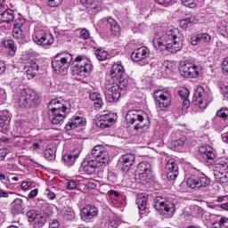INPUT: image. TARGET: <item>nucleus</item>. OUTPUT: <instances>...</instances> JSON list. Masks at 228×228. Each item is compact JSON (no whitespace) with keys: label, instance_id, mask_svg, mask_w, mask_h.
I'll return each mask as SVG.
<instances>
[{"label":"nucleus","instance_id":"60","mask_svg":"<svg viewBox=\"0 0 228 228\" xmlns=\"http://www.w3.org/2000/svg\"><path fill=\"white\" fill-rule=\"evenodd\" d=\"M49 228H60V222L56 219L52 220Z\"/></svg>","mask_w":228,"mask_h":228},{"label":"nucleus","instance_id":"40","mask_svg":"<svg viewBox=\"0 0 228 228\" xmlns=\"http://www.w3.org/2000/svg\"><path fill=\"white\" fill-rule=\"evenodd\" d=\"M179 170V167H177V164L172 160L169 159L165 167V172H174V171H178Z\"/></svg>","mask_w":228,"mask_h":228},{"label":"nucleus","instance_id":"31","mask_svg":"<svg viewBox=\"0 0 228 228\" xmlns=\"http://www.w3.org/2000/svg\"><path fill=\"white\" fill-rule=\"evenodd\" d=\"M24 202H22V200L16 199L12 203V213L13 215H20L22 211H24Z\"/></svg>","mask_w":228,"mask_h":228},{"label":"nucleus","instance_id":"52","mask_svg":"<svg viewBox=\"0 0 228 228\" xmlns=\"http://www.w3.org/2000/svg\"><path fill=\"white\" fill-rule=\"evenodd\" d=\"M63 3V0H48L47 4L50 8H56V6H60Z\"/></svg>","mask_w":228,"mask_h":228},{"label":"nucleus","instance_id":"63","mask_svg":"<svg viewBox=\"0 0 228 228\" xmlns=\"http://www.w3.org/2000/svg\"><path fill=\"white\" fill-rule=\"evenodd\" d=\"M37 195H38V190L34 189V190L30 191V192L28 193V199H35V197H37Z\"/></svg>","mask_w":228,"mask_h":228},{"label":"nucleus","instance_id":"35","mask_svg":"<svg viewBox=\"0 0 228 228\" xmlns=\"http://www.w3.org/2000/svg\"><path fill=\"white\" fill-rule=\"evenodd\" d=\"M82 4H86V10L89 13H97V10L99 9V4L96 1H93L88 4V0H80Z\"/></svg>","mask_w":228,"mask_h":228},{"label":"nucleus","instance_id":"41","mask_svg":"<svg viewBox=\"0 0 228 228\" xmlns=\"http://www.w3.org/2000/svg\"><path fill=\"white\" fill-rule=\"evenodd\" d=\"M183 6H188L189 8H195L197 4L204 3V0H182Z\"/></svg>","mask_w":228,"mask_h":228},{"label":"nucleus","instance_id":"15","mask_svg":"<svg viewBox=\"0 0 228 228\" xmlns=\"http://www.w3.org/2000/svg\"><path fill=\"white\" fill-rule=\"evenodd\" d=\"M89 156L94 158V159H96L98 163H101L102 165L110 163V153H108V150H106V147L103 145L98 144L94 146L92 149Z\"/></svg>","mask_w":228,"mask_h":228},{"label":"nucleus","instance_id":"20","mask_svg":"<svg viewBox=\"0 0 228 228\" xmlns=\"http://www.w3.org/2000/svg\"><path fill=\"white\" fill-rule=\"evenodd\" d=\"M179 72L183 77H197L200 74L197 66L185 62L180 64Z\"/></svg>","mask_w":228,"mask_h":228},{"label":"nucleus","instance_id":"49","mask_svg":"<svg viewBox=\"0 0 228 228\" xmlns=\"http://www.w3.org/2000/svg\"><path fill=\"white\" fill-rule=\"evenodd\" d=\"M13 38L17 39L19 43L22 40V30L15 28L12 32Z\"/></svg>","mask_w":228,"mask_h":228},{"label":"nucleus","instance_id":"64","mask_svg":"<svg viewBox=\"0 0 228 228\" xmlns=\"http://www.w3.org/2000/svg\"><path fill=\"white\" fill-rule=\"evenodd\" d=\"M223 70L228 74V57L223 61Z\"/></svg>","mask_w":228,"mask_h":228},{"label":"nucleus","instance_id":"54","mask_svg":"<svg viewBox=\"0 0 228 228\" xmlns=\"http://www.w3.org/2000/svg\"><path fill=\"white\" fill-rule=\"evenodd\" d=\"M183 103H182L181 110H182V111H186V110H188V109L190 108V104H191L190 99L187 98V99H184V100H183Z\"/></svg>","mask_w":228,"mask_h":228},{"label":"nucleus","instance_id":"45","mask_svg":"<svg viewBox=\"0 0 228 228\" xmlns=\"http://www.w3.org/2000/svg\"><path fill=\"white\" fill-rule=\"evenodd\" d=\"M216 116L219 117V118H222V120H228V109L222 108L221 110H217Z\"/></svg>","mask_w":228,"mask_h":228},{"label":"nucleus","instance_id":"57","mask_svg":"<svg viewBox=\"0 0 228 228\" xmlns=\"http://www.w3.org/2000/svg\"><path fill=\"white\" fill-rule=\"evenodd\" d=\"M167 69V72H175V70H177V66H175V64L174 63H168L166 66Z\"/></svg>","mask_w":228,"mask_h":228},{"label":"nucleus","instance_id":"47","mask_svg":"<svg viewBox=\"0 0 228 228\" xmlns=\"http://www.w3.org/2000/svg\"><path fill=\"white\" fill-rule=\"evenodd\" d=\"M167 174V177L169 181H174L177 179V175H179V170L178 171H165Z\"/></svg>","mask_w":228,"mask_h":228},{"label":"nucleus","instance_id":"22","mask_svg":"<svg viewBox=\"0 0 228 228\" xmlns=\"http://www.w3.org/2000/svg\"><path fill=\"white\" fill-rule=\"evenodd\" d=\"M120 159L122 163L121 170L124 174H127L131 170V167L134 165L136 157H134V154L128 153L123 155Z\"/></svg>","mask_w":228,"mask_h":228},{"label":"nucleus","instance_id":"6","mask_svg":"<svg viewBox=\"0 0 228 228\" xmlns=\"http://www.w3.org/2000/svg\"><path fill=\"white\" fill-rule=\"evenodd\" d=\"M72 54L70 53H57L53 60L52 61V67L57 74L66 73L72 63Z\"/></svg>","mask_w":228,"mask_h":228},{"label":"nucleus","instance_id":"32","mask_svg":"<svg viewBox=\"0 0 228 228\" xmlns=\"http://www.w3.org/2000/svg\"><path fill=\"white\" fill-rule=\"evenodd\" d=\"M107 22L110 26L111 33L116 37H120V31H122V28H120L118 22H117V20H115L113 18H109Z\"/></svg>","mask_w":228,"mask_h":228},{"label":"nucleus","instance_id":"48","mask_svg":"<svg viewBox=\"0 0 228 228\" xmlns=\"http://www.w3.org/2000/svg\"><path fill=\"white\" fill-rule=\"evenodd\" d=\"M64 216L67 218V220H74L76 218V213L72 208H68L64 212Z\"/></svg>","mask_w":228,"mask_h":228},{"label":"nucleus","instance_id":"7","mask_svg":"<svg viewBox=\"0 0 228 228\" xmlns=\"http://www.w3.org/2000/svg\"><path fill=\"white\" fill-rule=\"evenodd\" d=\"M17 102L20 108H33L38 104V96L31 89H21L19 92Z\"/></svg>","mask_w":228,"mask_h":228},{"label":"nucleus","instance_id":"13","mask_svg":"<svg viewBox=\"0 0 228 228\" xmlns=\"http://www.w3.org/2000/svg\"><path fill=\"white\" fill-rule=\"evenodd\" d=\"M136 173L140 181L142 183H151L154 180V173L152 172V165L149 162H141L137 166Z\"/></svg>","mask_w":228,"mask_h":228},{"label":"nucleus","instance_id":"29","mask_svg":"<svg viewBox=\"0 0 228 228\" xmlns=\"http://www.w3.org/2000/svg\"><path fill=\"white\" fill-rule=\"evenodd\" d=\"M12 118L8 110L4 111L0 114V127L3 131H10V122Z\"/></svg>","mask_w":228,"mask_h":228},{"label":"nucleus","instance_id":"8","mask_svg":"<svg viewBox=\"0 0 228 228\" xmlns=\"http://www.w3.org/2000/svg\"><path fill=\"white\" fill-rule=\"evenodd\" d=\"M126 124H135L134 129V131H139V129L147 126V114L137 110H128L126 115Z\"/></svg>","mask_w":228,"mask_h":228},{"label":"nucleus","instance_id":"61","mask_svg":"<svg viewBox=\"0 0 228 228\" xmlns=\"http://www.w3.org/2000/svg\"><path fill=\"white\" fill-rule=\"evenodd\" d=\"M108 195L109 197H120V192H118V191H114V190H110L108 191Z\"/></svg>","mask_w":228,"mask_h":228},{"label":"nucleus","instance_id":"19","mask_svg":"<svg viewBox=\"0 0 228 228\" xmlns=\"http://www.w3.org/2000/svg\"><path fill=\"white\" fill-rule=\"evenodd\" d=\"M113 124H115V114L112 112L103 111L96 120V126L100 129H108Z\"/></svg>","mask_w":228,"mask_h":228},{"label":"nucleus","instance_id":"21","mask_svg":"<svg viewBox=\"0 0 228 228\" xmlns=\"http://www.w3.org/2000/svg\"><path fill=\"white\" fill-rule=\"evenodd\" d=\"M111 77H116L118 81V85H120L122 81H127V78H125L126 70L124 69V66H122L121 61L115 62L110 69Z\"/></svg>","mask_w":228,"mask_h":228},{"label":"nucleus","instance_id":"9","mask_svg":"<svg viewBox=\"0 0 228 228\" xmlns=\"http://www.w3.org/2000/svg\"><path fill=\"white\" fill-rule=\"evenodd\" d=\"M154 208L159 211V215L166 218L174 216V213H175V205L161 196H158L154 200Z\"/></svg>","mask_w":228,"mask_h":228},{"label":"nucleus","instance_id":"42","mask_svg":"<svg viewBox=\"0 0 228 228\" xmlns=\"http://www.w3.org/2000/svg\"><path fill=\"white\" fill-rule=\"evenodd\" d=\"M94 54L99 61H104L108 58V52L103 49H97Z\"/></svg>","mask_w":228,"mask_h":228},{"label":"nucleus","instance_id":"36","mask_svg":"<svg viewBox=\"0 0 228 228\" xmlns=\"http://www.w3.org/2000/svg\"><path fill=\"white\" fill-rule=\"evenodd\" d=\"M45 158L47 161H54L56 159V148L54 147H47L45 150Z\"/></svg>","mask_w":228,"mask_h":228},{"label":"nucleus","instance_id":"58","mask_svg":"<svg viewBox=\"0 0 228 228\" xmlns=\"http://www.w3.org/2000/svg\"><path fill=\"white\" fill-rule=\"evenodd\" d=\"M77 182L71 180L69 182H68L67 183V189L68 190H74V188H77Z\"/></svg>","mask_w":228,"mask_h":228},{"label":"nucleus","instance_id":"37","mask_svg":"<svg viewBox=\"0 0 228 228\" xmlns=\"http://www.w3.org/2000/svg\"><path fill=\"white\" fill-rule=\"evenodd\" d=\"M136 205L139 211H145L147 209V197L143 194L137 196Z\"/></svg>","mask_w":228,"mask_h":228},{"label":"nucleus","instance_id":"43","mask_svg":"<svg viewBox=\"0 0 228 228\" xmlns=\"http://www.w3.org/2000/svg\"><path fill=\"white\" fill-rule=\"evenodd\" d=\"M40 214L37 210H28L26 214V216L28 222H34L39 216Z\"/></svg>","mask_w":228,"mask_h":228},{"label":"nucleus","instance_id":"34","mask_svg":"<svg viewBox=\"0 0 228 228\" xmlns=\"http://www.w3.org/2000/svg\"><path fill=\"white\" fill-rule=\"evenodd\" d=\"M1 17H2L3 22H6L7 24H10L11 22H13L15 19V14H13V10L6 9L4 12L1 13Z\"/></svg>","mask_w":228,"mask_h":228},{"label":"nucleus","instance_id":"50","mask_svg":"<svg viewBox=\"0 0 228 228\" xmlns=\"http://www.w3.org/2000/svg\"><path fill=\"white\" fill-rule=\"evenodd\" d=\"M217 225L220 228H228V217L222 216L219 221H217Z\"/></svg>","mask_w":228,"mask_h":228},{"label":"nucleus","instance_id":"18","mask_svg":"<svg viewBox=\"0 0 228 228\" xmlns=\"http://www.w3.org/2000/svg\"><path fill=\"white\" fill-rule=\"evenodd\" d=\"M99 167H102V165L92 155H86L82 162V168L87 175H92Z\"/></svg>","mask_w":228,"mask_h":228},{"label":"nucleus","instance_id":"14","mask_svg":"<svg viewBox=\"0 0 228 228\" xmlns=\"http://www.w3.org/2000/svg\"><path fill=\"white\" fill-rule=\"evenodd\" d=\"M32 40L37 45H42V47L45 49L54 44V37H53V34L42 30L36 31L32 36Z\"/></svg>","mask_w":228,"mask_h":228},{"label":"nucleus","instance_id":"39","mask_svg":"<svg viewBox=\"0 0 228 228\" xmlns=\"http://www.w3.org/2000/svg\"><path fill=\"white\" fill-rule=\"evenodd\" d=\"M45 222H47V218L42 216L41 214H39V216H37V217L34 221V227L36 228L44 227V225H45Z\"/></svg>","mask_w":228,"mask_h":228},{"label":"nucleus","instance_id":"51","mask_svg":"<svg viewBox=\"0 0 228 228\" xmlns=\"http://www.w3.org/2000/svg\"><path fill=\"white\" fill-rule=\"evenodd\" d=\"M79 38L82 40H88V38H90V31L86 28H83L79 33Z\"/></svg>","mask_w":228,"mask_h":228},{"label":"nucleus","instance_id":"2","mask_svg":"<svg viewBox=\"0 0 228 228\" xmlns=\"http://www.w3.org/2000/svg\"><path fill=\"white\" fill-rule=\"evenodd\" d=\"M199 154L208 167L215 165L214 175L217 181L223 183H228L227 159L216 161V154L213 148L207 146H200L199 148Z\"/></svg>","mask_w":228,"mask_h":228},{"label":"nucleus","instance_id":"62","mask_svg":"<svg viewBox=\"0 0 228 228\" xmlns=\"http://www.w3.org/2000/svg\"><path fill=\"white\" fill-rule=\"evenodd\" d=\"M32 184H33V183H31V182H23L21 183V189H23V190H29V188H31Z\"/></svg>","mask_w":228,"mask_h":228},{"label":"nucleus","instance_id":"44","mask_svg":"<svg viewBox=\"0 0 228 228\" xmlns=\"http://www.w3.org/2000/svg\"><path fill=\"white\" fill-rule=\"evenodd\" d=\"M41 211H43L44 215H46V216H51V215H53V208H51L49 203H43Z\"/></svg>","mask_w":228,"mask_h":228},{"label":"nucleus","instance_id":"53","mask_svg":"<svg viewBox=\"0 0 228 228\" xmlns=\"http://www.w3.org/2000/svg\"><path fill=\"white\" fill-rule=\"evenodd\" d=\"M197 218H200L204 215V208L199 206L194 207Z\"/></svg>","mask_w":228,"mask_h":228},{"label":"nucleus","instance_id":"33","mask_svg":"<svg viewBox=\"0 0 228 228\" xmlns=\"http://www.w3.org/2000/svg\"><path fill=\"white\" fill-rule=\"evenodd\" d=\"M2 45L9 49L10 56H15V53H17V46H15V43L12 39H6L2 41Z\"/></svg>","mask_w":228,"mask_h":228},{"label":"nucleus","instance_id":"55","mask_svg":"<svg viewBox=\"0 0 228 228\" xmlns=\"http://www.w3.org/2000/svg\"><path fill=\"white\" fill-rule=\"evenodd\" d=\"M45 194L48 200H54V199H56V193H54L53 191L49 189H46Z\"/></svg>","mask_w":228,"mask_h":228},{"label":"nucleus","instance_id":"26","mask_svg":"<svg viewBox=\"0 0 228 228\" xmlns=\"http://www.w3.org/2000/svg\"><path fill=\"white\" fill-rule=\"evenodd\" d=\"M211 42V36L208 33L198 34L191 38V45H199V44H208Z\"/></svg>","mask_w":228,"mask_h":228},{"label":"nucleus","instance_id":"46","mask_svg":"<svg viewBox=\"0 0 228 228\" xmlns=\"http://www.w3.org/2000/svg\"><path fill=\"white\" fill-rule=\"evenodd\" d=\"M179 95L182 100L189 99L190 90H188V88H186V87H183L182 89L179 90Z\"/></svg>","mask_w":228,"mask_h":228},{"label":"nucleus","instance_id":"5","mask_svg":"<svg viewBox=\"0 0 228 228\" xmlns=\"http://www.w3.org/2000/svg\"><path fill=\"white\" fill-rule=\"evenodd\" d=\"M188 188L192 190H204L211 184V178L208 177L204 173L196 171L191 174L186 181Z\"/></svg>","mask_w":228,"mask_h":228},{"label":"nucleus","instance_id":"27","mask_svg":"<svg viewBox=\"0 0 228 228\" xmlns=\"http://www.w3.org/2000/svg\"><path fill=\"white\" fill-rule=\"evenodd\" d=\"M89 98L94 102V109L101 110L104 106V102L102 101V95L99 92H90Z\"/></svg>","mask_w":228,"mask_h":228},{"label":"nucleus","instance_id":"4","mask_svg":"<svg viewBox=\"0 0 228 228\" xmlns=\"http://www.w3.org/2000/svg\"><path fill=\"white\" fill-rule=\"evenodd\" d=\"M75 61L77 64L71 70L72 76L76 77L77 79H85L94 69L92 61L86 55H78L75 58Z\"/></svg>","mask_w":228,"mask_h":228},{"label":"nucleus","instance_id":"30","mask_svg":"<svg viewBox=\"0 0 228 228\" xmlns=\"http://www.w3.org/2000/svg\"><path fill=\"white\" fill-rule=\"evenodd\" d=\"M79 154H81L79 150H77V152L73 154H65L62 157V161H64L66 167H72L76 163V159L79 158Z\"/></svg>","mask_w":228,"mask_h":228},{"label":"nucleus","instance_id":"23","mask_svg":"<svg viewBox=\"0 0 228 228\" xmlns=\"http://www.w3.org/2000/svg\"><path fill=\"white\" fill-rule=\"evenodd\" d=\"M81 213V217L84 218V220H92L94 216L99 215V210L97 209V207L94 205H86L82 208Z\"/></svg>","mask_w":228,"mask_h":228},{"label":"nucleus","instance_id":"12","mask_svg":"<svg viewBox=\"0 0 228 228\" xmlns=\"http://www.w3.org/2000/svg\"><path fill=\"white\" fill-rule=\"evenodd\" d=\"M127 86H129L128 80H123L120 84L114 85L110 90L105 92V99L109 102H117L120 99L122 92L127 90Z\"/></svg>","mask_w":228,"mask_h":228},{"label":"nucleus","instance_id":"24","mask_svg":"<svg viewBox=\"0 0 228 228\" xmlns=\"http://www.w3.org/2000/svg\"><path fill=\"white\" fill-rule=\"evenodd\" d=\"M85 124H86L85 118L79 116H75L66 124L65 129L66 131H72V129H76V127H79V126H85Z\"/></svg>","mask_w":228,"mask_h":228},{"label":"nucleus","instance_id":"16","mask_svg":"<svg viewBox=\"0 0 228 228\" xmlns=\"http://www.w3.org/2000/svg\"><path fill=\"white\" fill-rule=\"evenodd\" d=\"M150 53L151 50L147 46H142L132 53L131 58L134 61L139 63L141 67H145L149 63L145 59L149 58Z\"/></svg>","mask_w":228,"mask_h":228},{"label":"nucleus","instance_id":"56","mask_svg":"<svg viewBox=\"0 0 228 228\" xmlns=\"http://www.w3.org/2000/svg\"><path fill=\"white\" fill-rule=\"evenodd\" d=\"M118 225H120V223L117 221L116 219H111L109 222L108 227L109 228H118Z\"/></svg>","mask_w":228,"mask_h":228},{"label":"nucleus","instance_id":"28","mask_svg":"<svg viewBox=\"0 0 228 228\" xmlns=\"http://www.w3.org/2000/svg\"><path fill=\"white\" fill-rule=\"evenodd\" d=\"M25 72L28 79H33L38 72V65L35 61H29L27 67H25Z\"/></svg>","mask_w":228,"mask_h":228},{"label":"nucleus","instance_id":"11","mask_svg":"<svg viewBox=\"0 0 228 228\" xmlns=\"http://www.w3.org/2000/svg\"><path fill=\"white\" fill-rule=\"evenodd\" d=\"M154 101L157 108L161 111H167L172 104V94L167 90H157L154 92Z\"/></svg>","mask_w":228,"mask_h":228},{"label":"nucleus","instance_id":"38","mask_svg":"<svg viewBox=\"0 0 228 228\" xmlns=\"http://www.w3.org/2000/svg\"><path fill=\"white\" fill-rule=\"evenodd\" d=\"M199 22V20L196 16L191 15L184 20H180V26L183 29H186L188 28V24H197Z\"/></svg>","mask_w":228,"mask_h":228},{"label":"nucleus","instance_id":"1","mask_svg":"<svg viewBox=\"0 0 228 228\" xmlns=\"http://www.w3.org/2000/svg\"><path fill=\"white\" fill-rule=\"evenodd\" d=\"M183 44L184 36L177 28L169 29L165 34L157 33L153 38V45L157 51L179 53Z\"/></svg>","mask_w":228,"mask_h":228},{"label":"nucleus","instance_id":"10","mask_svg":"<svg viewBox=\"0 0 228 228\" xmlns=\"http://www.w3.org/2000/svg\"><path fill=\"white\" fill-rule=\"evenodd\" d=\"M195 100L193 104L199 106L201 110H206L210 102H213V94L208 89H205L203 86H198L194 93Z\"/></svg>","mask_w":228,"mask_h":228},{"label":"nucleus","instance_id":"25","mask_svg":"<svg viewBox=\"0 0 228 228\" xmlns=\"http://www.w3.org/2000/svg\"><path fill=\"white\" fill-rule=\"evenodd\" d=\"M175 151H186L191 147V141L186 137H181L173 142Z\"/></svg>","mask_w":228,"mask_h":228},{"label":"nucleus","instance_id":"3","mask_svg":"<svg viewBox=\"0 0 228 228\" xmlns=\"http://www.w3.org/2000/svg\"><path fill=\"white\" fill-rule=\"evenodd\" d=\"M72 108L70 101L62 97L53 99L48 104V118L52 124L58 126L67 117V111Z\"/></svg>","mask_w":228,"mask_h":228},{"label":"nucleus","instance_id":"17","mask_svg":"<svg viewBox=\"0 0 228 228\" xmlns=\"http://www.w3.org/2000/svg\"><path fill=\"white\" fill-rule=\"evenodd\" d=\"M99 167H102V165L92 155H86L82 162V168L87 175H92Z\"/></svg>","mask_w":228,"mask_h":228},{"label":"nucleus","instance_id":"59","mask_svg":"<svg viewBox=\"0 0 228 228\" xmlns=\"http://www.w3.org/2000/svg\"><path fill=\"white\" fill-rule=\"evenodd\" d=\"M155 1L156 3H158L159 4H162V6H165L166 8L172 2V0H155Z\"/></svg>","mask_w":228,"mask_h":228}]
</instances>
